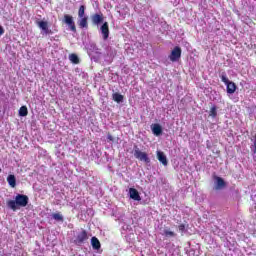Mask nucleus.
Instances as JSON below:
<instances>
[{"mask_svg": "<svg viewBox=\"0 0 256 256\" xmlns=\"http://www.w3.org/2000/svg\"><path fill=\"white\" fill-rule=\"evenodd\" d=\"M113 97V101H115L116 103H121L123 102V95L119 94V93H114L112 95Z\"/></svg>", "mask_w": 256, "mask_h": 256, "instance_id": "nucleus-19", "label": "nucleus"}, {"mask_svg": "<svg viewBox=\"0 0 256 256\" xmlns=\"http://www.w3.org/2000/svg\"><path fill=\"white\" fill-rule=\"evenodd\" d=\"M216 190L219 191V189H223L224 187L227 186V184L225 183V180H223V178L221 177H216Z\"/></svg>", "mask_w": 256, "mask_h": 256, "instance_id": "nucleus-16", "label": "nucleus"}, {"mask_svg": "<svg viewBox=\"0 0 256 256\" xmlns=\"http://www.w3.org/2000/svg\"><path fill=\"white\" fill-rule=\"evenodd\" d=\"M86 241H89V232L87 230L82 229L80 232L77 233L74 239V244L81 246Z\"/></svg>", "mask_w": 256, "mask_h": 256, "instance_id": "nucleus-3", "label": "nucleus"}, {"mask_svg": "<svg viewBox=\"0 0 256 256\" xmlns=\"http://www.w3.org/2000/svg\"><path fill=\"white\" fill-rule=\"evenodd\" d=\"M5 33V29H3V26L0 25V36Z\"/></svg>", "mask_w": 256, "mask_h": 256, "instance_id": "nucleus-27", "label": "nucleus"}, {"mask_svg": "<svg viewBox=\"0 0 256 256\" xmlns=\"http://www.w3.org/2000/svg\"><path fill=\"white\" fill-rule=\"evenodd\" d=\"M130 199H133L134 201H141V195H139V191L135 188L129 189Z\"/></svg>", "mask_w": 256, "mask_h": 256, "instance_id": "nucleus-8", "label": "nucleus"}, {"mask_svg": "<svg viewBox=\"0 0 256 256\" xmlns=\"http://www.w3.org/2000/svg\"><path fill=\"white\" fill-rule=\"evenodd\" d=\"M91 245L92 249H94L95 251H99V249H101V242L99 241V238L95 236L91 238Z\"/></svg>", "mask_w": 256, "mask_h": 256, "instance_id": "nucleus-10", "label": "nucleus"}, {"mask_svg": "<svg viewBox=\"0 0 256 256\" xmlns=\"http://www.w3.org/2000/svg\"><path fill=\"white\" fill-rule=\"evenodd\" d=\"M181 47L176 46L174 47V49L171 51L170 55H169V59L170 61H172V63H176V61H179L181 59Z\"/></svg>", "mask_w": 256, "mask_h": 256, "instance_id": "nucleus-5", "label": "nucleus"}, {"mask_svg": "<svg viewBox=\"0 0 256 256\" xmlns=\"http://www.w3.org/2000/svg\"><path fill=\"white\" fill-rule=\"evenodd\" d=\"M157 159L164 166H167L169 164V162L167 161V156H165V153L161 151H157Z\"/></svg>", "mask_w": 256, "mask_h": 256, "instance_id": "nucleus-9", "label": "nucleus"}, {"mask_svg": "<svg viewBox=\"0 0 256 256\" xmlns=\"http://www.w3.org/2000/svg\"><path fill=\"white\" fill-rule=\"evenodd\" d=\"M29 205V196L25 194H17L15 200H8L7 207L12 211H17L20 207Z\"/></svg>", "mask_w": 256, "mask_h": 256, "instance_id": "nucleus-1", "label": "nucleus"}, {"mask_svg": "<svg viewBox=\"0 0 256 256\" xmlns=\"http://www.w3.org/2000/svg\"><path fill=\"white\" fill-rule=\"evenodd\" d=\"M210 117H217V106H213L210 109V113H209Z\"/></svg>", "mask_w": 256, "mask_h": 256, "instance_id": "nucleus-24", "label": "nucleus"}, {"mask_svg": "<svg viewBox=\"0 0 256 256\" xmlns=\"http://www.w3.org/2000/svg\"><path fill=\"white\" fill-rule=\"evenodd\" d=\"M107 139H108L109 141H113V136H111V134H109L108 137H107Z\"/></svg>", "mask_w": 256, "mask_h": 256, "instance_id": "nucleus-28", "label": "nucleus"}, {"mask_svg": "<svg viewBox=\"0 0 256 256\" xmlns=\"http://www.w3.org/2000/svg\"><path fill=\"white\" fill-rule=\"evenodd\" d=\"M69 61H71V63H74V65H79V56H77V54L72 53L69 55Z\"/></svg>", "mask_w": 256, "mask_h": 256, "instance_id": "nucleus-17", "label": "nucleus"}, {"mask_svg": "<svg viewBox=\"0 0 256 256\" xmlns=\"http://www.w3.org/2000/svg\"><path fill=\"white\" fill-rule=\"evenodd\" d=\"M178 229H179V231L181 232V233H185V224H180L179 226H178Z\"/></svg>", "mask_w": 256, "mask_h": 256, "instance_id": "nucleus-25", "label": "nucleus"}, {"mask_svg": "<svg viewBox=\"0 0 256 256\" xmlns=\"http://www.w3.org/2000/svg\"><path fill=\"white\" fill-rule=\"evenodd\" d=\"M94 25H100L103 22V14H94L91 16Z\"/></svg>", "mask_w": 256, "mask_h": 256, "instance_id": "nucleus-11", "label": "nucleus"}, {"mask_svg": "<svg viewBox=\"0 0 256 256\" xmlns=\"http://www.w3.org/2000/svg\"><path fill=\"white\" fill-rule=\"evenodd\" d=\"M0 173H1V168H0Z\"/></svg>", "mask_w": 256, "mask_h": 256, "instance_id": "nucleus-29", "label": "nucleus"}, {"mask_svg": "<svg viewBox=\"0 0 256 256\" xmlns=\"http://www.w3.org/2000/svg\"><path fill=\"white\" fill-rule=\"evenodd\" d=\"M252 151L256 155V138L254 139L253 145H252Z\"/></svg>", "mask_w": 256, "mask_h": 256, "instance_id": "nucleus-26", "label": "nucleus"}, {"mask_svg": "<svg viewBox=\"0 0 256 256\" xmlns=\"http://www.w3.org/2000/svg\"><path fill=\"white\" fill-rule=\"evenodd\" d=\"M63 22L68 25L70 31L73 33H77V26H75V21H73V16L69 14H65L63 18Z\"/></svg>", "mask_w": 256, "mask_h": 256, "instance_id": "nucleus-4", "label": "nucleus"}, {"mask_svg": "<svg viewBox=\"0 0 256 256\" xmlns=\"http://www.w3.org/2000/svg\"><path fill=\"white\" fill-rule=\"evenodd\" d=\"M100 31L103 35V39L104 41H107V39H109V23L108 22H104L102 24V26L100 27Z\"/></svg>", "mask_w": 256, "mask_h": 256, "instance_id": "nucleus-6", "label": "nucleus"}, {"mask_svg": "<svg viewBox=\"0 0 256 256\" xmlns=\"http://www.w3.org/2000/svg\"><path fill=\"white\" fill-rule=\"evenodd\" d=\"M163 235H165V237H176L177 234H175V232L171 231V230H164Z\"/></svg>", "mask_w": 256, "mask_h": 256, "instance_id": "nucleus-21", "label": "nucleus"}, {"mask_svg": "<svg viewBox=\"0 0 256 256\" xmlns=\"http://www.w3.org/2000/svg\"><path fill=\"white\" fill-rule=\"evenodd\" d=\"M37 25L40 29H42V31H44L46 35H50L51 30H49V24L47 21H38Z\"/></svg>", "mask_w": 256, "mask_h": 256, "instance_id": "nucleus-7", "label": "nucleus"}, {"mask_svg": "<svg viewBox=\"0 0 256 256\" xmlns=\"http://www.w3.org/2000/svg\"><path fill=\"white\" fill-rule=\"evenodd\" d=\"M7 182H8V185H10V187L12 188L17 187V179L15 178V175L13 174L8 175Z\"/></svg>", "mask_w": 256, "mask_h": 256, "instance_id": "nucleus-15", "label": "nucleus"}, {"mask_svg": "<svg viewBox=\"0 0 256 256\" xmlns=\"http://www.w3.org/2000/svg\"><path fill=\"white\" fill-rule=\"evenodd\" d=\"M27 115H29V110L27 109V106H21L19 109V116L27 117Z\"/></svg>", "mask_w": 256, "mask_h": 256, "instance_id": "nucleus-18", "label": "nucleus"}, {"mask_svg": "<svg viewBox=\"0 0 256 256\" xmlns=\"http://www.w3.org/2000/svg\"><path fill=\"white\" fill-rule=\"evenodd\" d=\"M152 133L156 135V137H159V135H162L163 133V128L159 124H154L152 126Z\"/></svg>", "mask_w": 256, "mask_h": 256, "instance_id": "nucleus-14", "label": "nucleus"}, {"mask_svg": "<svg viewBox=\"0 0 256 256\" xmlns=\"http://www.w3.org/2000/svg\"><path fill=\"white\" fill-rule=\"evenodd\" d=\"M226 85L227 93H229L230 95H233V93L237 91V85L234 82L229 81L228 83H226Z\"/></svg>", "mask_w": 256, "mask_h": 256, "instance_id": "nucleus-13", "label": "nucleus"}, {"mask_svg": "<svg viewBox=\"0 0 256 256\" xmlns=\"http://www.w3.org/2000/svg\"><path fill=\"white\" fill-rule=\"evenodd\" d=\"M220 79H221L222 83H225V85L227 83H229V78H227V74L225 72H222Z\"/></svg>", "mask_w": 256, "mask_h": 256, "instance_id": "nucleus-22", "label": "nucleus"}, {"mask_svg": "<svg viewBox=\"0 0 256 256\" xmlns=\"http://www.w3.org/2000/svg\"><path fill=\"white\" fill-rule=\"evenodd\" d=\"M53 219H55V221H61L63 222V215H61V213H54L52 215Z\"/></svg>", "mask_w": 256, "mask_h": 256, "instance_id": "nucleus-23", "label": "nucleus"}, {"mask_svg": "<svg viewBox=\"0 0 256 256\" xmlns=\"http://www.w3.org/2000/svg\"><path fill=\"white\" fill-rule=\"evenodd\" d=\"M134 157L135 159H138V161H143L146 164L151 163V158H149V155L147 154V152H142L139 149L138 145L134 146Z\"/></svg>", "mask_w": 256, "mask_h": 256, "instance_id": "nucleus-2", "label": "nucleus"}, {"mask_svg": "<svg viewBox=\"0 0 256 256\" xmlns=\"http://www.w3.org/2000/svg\"><path fill=\"white\" fill-rule=\"evenodd\" d=\"M78 17L83 18L85 17V6L81 5L78 10Z\"/></svg>", "mask_w": 256, "mask_h": 256, "instance_id": "nucleus-20", "label": "nucleus"}, {"mask_svg": "<svg viewBox=\"0 0 256 256\" xmlns=\"http://www.w3.org/2000/svg\"><path fill=\"white\" fill-rule=\"evenodd\" d=\"M78 25L80 29H88L89 28L88 18L86 16L80 18V20L78 21Z\"/></svg>", "mask_w": 256, "mask_h": 256, "instance_id": "nucleus-12", "label": "nucleus"}]
</instances>
